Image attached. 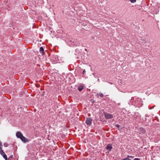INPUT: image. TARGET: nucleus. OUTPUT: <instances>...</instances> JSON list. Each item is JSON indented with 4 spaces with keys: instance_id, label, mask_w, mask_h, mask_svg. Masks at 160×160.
Returning <instances> with one entry per match:
<instances>
[{
    "instance_id": "1",
    "label": "nucleus",
    "mask_w": 160,
    "mask_h": 160,
    "mask_svg": "<svg viewBox=\"0 0 160 160\" xmlns=\"http://www.w3.org/2000/svg\"><path fill=\"white\" fill-rule=\"evenodd\" d=\"M2 142L0 141V153L2 155L3 158L5 160H8V158L6 154L4 153V151L2 149Z\"/></svg>"
},
{
    "instance_id": "2",
    "label": "nucleus",
    "mask_w": 160,
    "mask_h": 160,
    "mask_svg": "<svg viewBox=\"0 0 160 160\" xmlns=\"http://www.w3.org/2000/svg\"><path fill=\"white\" fill-rule=\"evenodd\" d=\"M92 118L89 117L87 118L85 120V123L88 126H90L91 125L92 123Z\"/></svg>"
},
{
    "instance_id": "3",
    "label": "nucleus",
    "mask_w": 160,
    "mask_h": 160,
    "mask_svg": "<svg viewBox=\"0 0 160 160\" xmlns=\"http://www.w3.org/2000/svg\"><path fill=\"white\" fill-rule=\"evenodd\" d=\"M104 115L106 118L107 119H111L113 118L112 115L107 113V112H105Z\"/></svg>"
},
{
    "instance_id": "4",
    "label": "nucleus",
    "mask_w": 160,
    "mask_h": 160,
    "mask_svg": "<svg viewBox=\"0 0 160 160\" xmlns=\"http://www.w3.org/2000/svg\"><path fill=\"white\" fill-rule=\"evenodd\" d=\"M16 136L18 138L21 139L23 136L22 134L20 132H18L16 133Z\"/></svg>"
},
{
    "instance_id": "5",
    "label": "nucleus",
    "mask_w": 160,
    "mask_h": 160,
    "mask_svg": "<svg viewBox=\"0 0 160 160\" xmlns=\"http://www.w3.org/2000/svg\"><path fill=\"white\" fill-rule=\"evenodd\" d=\"M106 148L109 151H111L112 149V145L111 144H108L107 145Z\"/></svg>"
},
{
    "instance_id": "6",
    "label": "nucleus",
    "mask_w": 160,
    "mask_h": 160,
    "mask_svg": "<svg viewBox=\"0 0 160 160\" xmlns=\"http://www.w3.org/2000/svg\"><path fill=\"white\" fill-rule=\"evenodd\" d=\"M20 139L22 142L24 143L28 142V140L23 136Z\"/></svg>"
},
{
    "instance_id": "7",
    "label": "nucleus",
    "mask_w": 160,
    "mask_h": 160,
    "mask_svg": "<svg viewBox=\"0 0 160 160\" xmlns=\"http://www.w3.org/2000/svg\"><path fill=\"white\" fill-rule=\"evenodd\" d=\"M39 51L40 53H42V55H44V48H43V47H41L40 48V49H39Z\"/></svg>"
},
{
    "instance_id": "8",
    "label": "nucleus",
    "mask_w": 160,
    "mask_h": 160,
    "mask_svg": "<svg viewBox=\"0 0 160 160\" xmlns=\"http://www.w3.org/2000/svg\"><path fill=\"white\" fill-rule=\"evenodd\" d=\"M145 132V130L142 128H140V133H144Z\"/></svg>"
},
{
    "instance_id": "9",
    "label": "nucleus",
    "mask_w": 160,
    "mask_h": 160,
    "mask_svg": "<svg viewBox=\"0 0 160 160\" xmlns=\"http://www.w3.org/2000/svg\"><path fill=\"white\" fill-rule=\"evenodd\" d=\"M83 88L84 87L83 86L80 85L78 86V89L79 91L81 92L82 91Z\"/></svg>"
},
{
    "instance_id": "10",
    "label": "nucleus",
    "mask_w": 160,
    "mask_h": 160,
    "mask_svg": "<svg viewBox=\"0 0 160 160\" xmlns=\"http://www.w3.org/2000/svg\"><path fill=\"white\" fill-rule=\"evenodd\" d=\"M97 95L99 96L100 97L102 98L103 97V94L102 93H99L97 94Z\"/></svg>"
},
{
    "instance_id": "11",
    "label": "nucleus",
    "mask_w": 160,
    "mask_h": 160,
    "mask_svg": "<svg viewBox=\"0 0 160 160\" xmlns=\"http://www.w3.org/2000/svg\"><path fill=\"white\" fill-rule=\"evenodd\" d=\"M3 145L5 147H7L8 146V144L7 142H5L4 143Z\"/></svg>"
},
{
    "instance_id": "12",
    "label": "nucleus",
    "mask_w": 160,
    "mask_h": 160,
    "mask_svg": "<svg viewBox=\"0 0 160 160\" xmlns=\"http://www.w3.org/2000/svg\"><path fill=\"white\" fill-rule=\"evenodd\" d=\"M115 126L117 128H119L120 127V125L118 124H117L115 125Z\"/></svg>"
},
{
    "instance_id": "13",
    "label": "nucleus",
    "mask_w": 160,
    "mask_h": 160,
    "mask_svg": "<svg viewBox=\"0 0 160 160\" xmlns=\"http://www.w3.org/2000/svg\"><path fill=\"white\" fill-rule=\"evenodd\" d=\"M136 0H130V1L132 3H134L136 2Z\"/></svg>"
},
{
    "instance_id": "14",
    "label": "nucleus",
    "mask_w": 160,
    "mask_h": 160,
    "mask_svg": "<svg viewBox=\"0 0 160 160\" xmlns=\"http://www.w3.org/2000/svg\"><path fill=\"white\" fill-rule=\"evenodd\" d=\"M121 160H131V159H128V158H122Z\"/></svg>"
},
{
    "instance_id": "15",
    "label": "nucleus",
    "mask_w": 160,
    "mask_h": 160,
    "mask_svg": "<svg viewBox=\"0 0 160 160\" xmlns=\"http://www.w3.org/2000/svg\"><path fill=\"white\" fill-rule=\"evenodd\" d=\"M85 72H86V71H85V69H84V70H83V72H82V74H84V73H85Z\"/></svg>"
},
{
    "instance_id": "16",
    "label": "nucleus",
    "mask_w": 160,
    "mask_h": 160,
    "mask_svg": "<svg viewBox=\"0 0 160 160\" xmlns=\"http://www.w3.org/2000/svg\"><path fill=\"white\" fill-rule=\"evenodd\" d=\"M130 157V156L128 155V156H127V158H128V159H129V158Z\"/></svg>"
},
{
    "instance_id": "17",
    "label": "nucleus",
    "mask_w": 160,
    "mask_h": 160,
    "mask_svg": "<svg viewBox=\"0 0 160 160\" xmlns=\"http://www.w3.org/2000/svg\"><path fill=\"white\" fill-rule=\"evenodd\" d=\"M134 160H140L139 158H135Z\"/></svg>"
},
{
    "instance_id": "18",
    "label": "nucleus",
    "mask_w": 160,
    "mask_h": 160,
    "mask_svg": "<svg viewBox=\"0 0 160 160\" xmlns=\"http://www.w3.org/2000/svg\"><path fill=\"white\" fill-rule=\"evenodd\" d=\"M130 158H133V156H130Z\"/></svg>"
},
{
    "instance_id": "19",
    "label": "nucleus",
    "mask_w": 160,
    "mask_h": 160,
    "mask_svg": "<svg viewBox=\"0 0 160 160\" xmlns=\"http://www.w3.org/2000/svg\"><path fill=\"white\" fill-rule=\"evenodd\" d=\"M120 81H121V82H120V83H122L121 80H120L119 81H118V82H119Z\"/></svg>"
},
{
    "instance_id": "20",
    "label": "nucleus",
    "mask_w": 160,
    "mask_h": 160,
    "mask_svg": "<svg viewBox=\"0 0 160 160\" xmlns=\"http://www.w3.org/2000/svg\"><path fill=\"white\" fill-rule=\"evenodd\" d=\"M94 102V101L93 100V101L92 102L93 103Z\"/></svg>"
},
{
    "instance_id": "21",
    "label": "nucleus",
    "mask_w": 160,
    "mask_h": 160,
    "mask_svg": "<svg viewBox=\"0 0 160 160\" xmlns=\"http://www.w3.org/2000/svg\"><path fill=\"white\" fill-rule=\"evenodd\" d=\"M12 155L10 156V158H12Z\"/></svg>"
}]
</instances>
